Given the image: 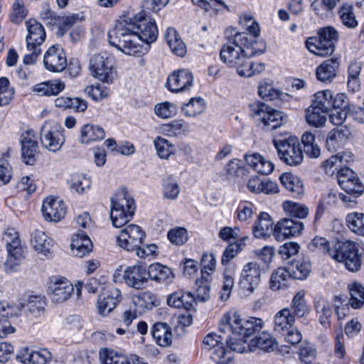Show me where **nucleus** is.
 Listing matches in <instances>:
<instances>
[{
    "instance_id": "59",
    "label": "nucleus",
    "mask_w": 364,
    "mask_h": 364,
    "mask_svg": "<svg viewBox=\"0 0 364 364\" xmlns=\"http://www.w3.org/2000/svg\"><path fill=\"white\" fill-rule=\"evenodd\" d=\"M241 166V161L239 159H234L230 160L224 168V175L227 180L235 181L239 176L240 173L242 172Z\"/></svg>"
},
{
    "instance_id": "20",
    "label": "nucleus",
    "mask_w": 364,
    "mask_h": 364,
    "mask_svg": "<svg viewBox=\"0 0 364 364\" xmlns=\"http://www.w3.org/2000/svg\"><path fill=\"white\" fill-rule=\"evenodd\" d=\"M8 257L4 265L6 272H12L26 258V248L21 244V240H16L6 245Z\"/></svg>"
},
{
    "instance_id": "9",
    "label": "nucleus",
    "mask_w": 364,
    "mask_h": 364,
    "mask_svg": "<svg viewBox=\"0 0 364 364\" xmlns=\"http://www.w3.org/2000/svg\"><path fill=\"white\" fill-rule=\"evenodd\" d=\"M119 229L117 236V242L119 247L127 251H134V249L143 245L145 239L144 231L137 225L131 224Z\"/></svg>"
},
{
    "instance_id": "58",
    "label": "nucleus",
    "mask_w": 364,
    "mask_h": 364,
    "mask_svg": "<svg viewBox=\"0 0 364 364\" xmlns=\"http://www.w3.org/2000/svg\"><path fill=\"white\" fill-rule=\"evenodd\" d=\"M189 130L188 125L182 120H173L168 124L164 126V131L168 136H178L184 134Z\"/></svg>"
},
{
    "instance_id": "48",
    "label": "nucleus",
    "mask_w": 364,
    "mask_h": 364,
    "mask_svg": "<svg viewBox=\"0 0 364 364\" xmlns=\"http://www.w3.org/2000/svg\"><path fill=\"white\" fill-rule=\"evenodd\" d=\"M338 14L343 26L348 28H355L358 26V21L353 13V6L343 4L339 9Z\"/></svg>"
},
{
    "instance_id": "1",
    "label": "nucleus",
    "mask_w": 364,
    "mask_h": 364,
    "mask_svg": "<svg viewBox=\"0 0 364 364\" xmlns=\"http://www.w3.org/2000/svg\"><path fill=\"white\" fill-rule=\"evenodd\" d=\"M117 34H120L115 48L125 55L139 56L147 53L149 45L158 36L156 22L142 10L136 14H127L120 17L115 25Z\"/></svg>"
},
{
    "instance_id": "22",
    "label": "nucleus",
    "mask_w": 364,
    "mask_h": 364,
    "mask_svg": "<svg viewBox=\"0 0 364 364\" xmlns=\"http://www.w3.org/2000/svg\"><path fill=\"white\" fill-rule=\"evenodd\" d=\"M25 23L28 31L27 48H32L33 46L40 47L46 39V31L43 26L33 18L26 21Z\"/></svg>"
},
{
    "instance_id": "27",
    "label": "nucleus",
    "mask_w": 364,
    "mask_h": 364,
    "mask_svg": "<svg viewBox=\"0 0 364 364\" xmlns=\"http://www.w3.org/2000/svg\"><path fill=\"white\" fill-rule=\"evenodd\" d=\"M151 335L156 343L163 347L171 346L172 343V331L166 323L157 322L151 328Z\"/></svg>"
},
{
    "instance_id": "41",
    "label": "nucleus",
    "mask_w": 364,
    "mask_h": 364,
    "mask_svg": "<svg viewBox=\"0 0 364 364\" xmlns=\"http://www.w3.org/2000/svg\"><path fill=\"white\" fill-rule=\"evenodd\" d=\"M327 113V112L321 110L311 104V107L306 111L305 118L309 125L321 127L326 124Z\"/></svg>"
},
{
    "instance_id": "13",
    "label": "nucleus",
    "mask_w": 364,
    "mask_h": 364,
    "mask_svg": "<svg viewBox=\"0 0 364 364\" xmlns=\"http://www.w3.org/2000/svg\"><path fill=\"white\" fill-rule=\"evenodd\" d=\"M41 140L43 146L48 150L55 152L64 143L63 131L58 126H50L46 124L41 132Z\"/></svg>"
},
{
    "instance_id": "12",
    "label": "nucleus",
    "mask_w": 364,
    "mask_h": 364,
    "mask_svg": "<svg viewBox=\"0 0 364 364\" xmlns=\"http://www.w3.org/2000/svg\"><path fill=\"white\" fill-rule=\"evenodd\" d=\"M48 284L50 298L55 303H63L68 300L74 293L73 284L65 277H52Z\"/></svg>"
},
{
    "instance_id": "62",
    "label": "nucleus",
    "mask_w": 364,
    "mask_h": 364,
    "mask_svg": "<svg viewBox=\"0 0 364 364\" xmlns=\"http://www.w3.org/2000/svg\"><path fill=\"white\" fill-rule=\"evenodd\" d=\"M169 241L176 245H181L188 240L187 231L183 228L171 229L168 232Z\"/></svg>"
},
{
    "instance_id": "34",
    "label": "nucleus",
    "mask_w": 364,
    "mask_h": 364,
    "mask_svg": "<svg viewBox=\"0 0 364 364\" xmlns=\"http://www.w3.org/2000/svg\"><path fill=\"white\" fill-rule=\"evenodd\" d=\"M148 273L149 279L162 283H169L174 277L169 267L159 263L150 265Z\"/></svg>"
},
{
    "instance_id": "21",
    "label": "nucleus",
    "mask_w": 364,
    "mask_h": 364,
    "mask_svg": "<svg viewBox=\"0 0 364 364\" xmlns=\"http://www.w3.org/2000/svg\"><path fill=\"white\" fill-rule=\"evenodd\" d=\"M351 132L347 126L337 127L331 130L326 139V147L330 152H335L343 145L350 136Z\"/></svg>"
},
{
    "instance_id": "50",
    "label": "nucleus",
    "mask_w": 364,
    "mask_h": 364,
    "mask_svg": "<svg viewBox=\"0 0 364 364\" xmlns=\"http://www.w3.org/2000/svg\"><path fill=\"white\" fill-rule=\"evenodd\" d=\"M197 287L193 297L195 298V303L196 301H205L210 298V284L205 276H202L200 279H197L196 282Z\"/></svg>"
},
{
    "instance_id": "28",
    "label": "nucleus",
    "mask_w": 364,
    "mask_h": 364,
    "mask_svg": "<svg viewBox=\"0 0 364 364\" xmlns=\"http://www.w3.org/2000/svg\"><path fill=\"white\" fill-rule=\"evenodd\" d=\"M273 224L271 217L268 213H261L252 228V232L255 237L257 238L269 237L270 234L274 232Z\"/></svg>"
},
{
    "instance_id": "23",
    "label": "nucleus",
    "mask_w": 364,
    "mask_h": 364,
    "mask_svg": "<svg viewBox=\"0 0 364 364\" xmlns=\"http://www.w3.org/2000/svg\"><path fill=\"white\" fill-rule=\"evenodd\" d=\"M31 244L39 254L47 257L52 256L53 240L44 232L35 230L31 235Z\"/></svg>"
},
{
    "instance_id": "56",
    "label": "nucleus",
    "mask_w": 364,
    "mask_h": 364,
    "mask_svg": "<svg viewBox=\"0 0 364 364\" xmlns=\"http://www.w3.org/2000/svg\"><path fill=\"white\" fill-rule=\"evenodd\" d=\"M210 353L211 359L217 364H228L232 360V353L225 348L224 343Z\"/></svg>"
},
{
    "instance_id": "44",
    "label": "nucleus",
    "mask_w": 364,
    "mask_h": 364,
    "mask_svg": "<svg viewBox=\"0 0 364 364\" xmlns=\"http://www.w3.org/2000/svg\"><path fill=\"white\" fill-rule=\"evenodd\" d=\"M301 141L304 144V151L310 158H318L321 154L318 145L315 142L314 135L306 132L301 136Z\"/></svg>"
},
{
    "instance_id": "17",
    "label": "nucleus",
    "mask_w": 364,
    "mask_h": 364,
    "mask_svg": "<svg viewBox=\"0 0 364 364\" xmlns=\"http://www.w3.org/2000/svg\"><path fill=\"white\" fill-rule=\"evenodd\" d=\"M123 279L129 287L143 289L149 279L148 270L142 265L129 267L124 272Z\"/></svg>"
},
{
    "instance_id": "42",
    "label": "nucleus",
    "mask_w": 364,
    "mask_h": 364,
    "mask_svg": "<svg viewBox=\"0 0 364 364\" xmlns=\"http://www.w3.org/2000/svg\"><path fill=\"white\" fill-rule=\"evenodd\" d=\"M282 207L287 215L298 219L306 218L309 212L306 205L290 200L284 201Z\"/></svg>"
},
{
    "instance_id": "5",
    "label": "nucleus",
    "mask_w": 364,
    "mask_h": 364,
    "mask_svg": "<svg viewBox=\"0 0 364 364\" xmlns=\"http://www.w3.org/2000/svg\"><path fill=\"white\" fill-rule=\"evenodd\" d=\"M318 37L309 38L306 46L308 50L319 56L331 55L335 48V43L338 41L337 31L331 26L321 28Z\"/></svg>"
},
{
    "instance_id": "19",
    "label": "nucleus",
    "mask_w": 364,
    "mask_h": 364,
    "mask_svg": "<svg viewBox=\"0 0 364 364\" xmlns=\"http://www.w3.org/2000/svg\"><path fill=\"white\" fill-rule=\"evenodd\" d=\"M193 82L192 73L185 69L174 71L167 80L168 87L173 92L188 90L193 85Z\"/></svg>"
},
{
    "instance_id": "38",
    "label": "nucleus",
    "mask_w": 364,
    "mask_h": 364,
    "mask_svg": "<svg viewBox=\"0 0 364 364\" xmlns=\"http://www.w3.org/2000/svg\"><path fill=\"white\" fill-rule=\"evenodd\" d=\"M291 279V276L287 267H279L274 271L270 278V289L278 291L286 288Z\"/></svg>"
},
{
    "instance_id": "8",
    "label": "nucleus",
    "mask_w": 364,
    "mask_h": 364,
    "mask_svg": "<svg viewBox=\"0 0 364 364\" xmlns=\"http://www.w3.org/2000/svg\"><path fill=\"white\" fill-rule=\"evenodd\" d=\"M253 115L257 117L267 131L274 130L287 122V116L283 112L276 110L264 103L257 102L250 106Z\"/></svg>"
},
{
    "instance_id": "11",
    "label": "nucleus",
    "mask_w": 364,
    "mask_h": 364,
    "mask_svg": "<svg viewBox=\"0 0 364 364\" xmlns=\"http://www.w3.org/2000/svg\"><path fill=\"white\" fill-rule=\"evenodd\" d=\"M261 279V269L256 262L244 265L240 274L239 286L247 294H252L258 287Z\"/></svg>"
},
{
    "instance_id": "53",
    "label": "nucleus",
    "mask_w": 364,
    "mask_h": 364,
    "mask_svg": "<svg viewBox=\"0 0 364 364\" xmlns=\"http://www.w3.org/2000/svg\"><path fill=\"white\" fill-rule=\"evenodd\" d=\"M341 0H314L311 7L315 13L321 17L326 16L327 12L331 11Z\"/></svg>"
},
{
    "instance_id": "61",
    "label": "nucleus",
    "mask_w": 364,
    "mask_h": 364,
    "mask_svg": "<svg viewBox=\"0 0 364 364\" xmlns=\"http://www.w3.org/2000/svg\"><path fill=\"white\" fill-rule=\"evenodd\" d=\"M85 92L95 101L102 100L108 96L107 87L100 83L95 85L87 86L85 90Z\"/></svg>"
},
{
    "instance_id": "7",
    "label": "nucleus",
    "mask_w": 364,
    "mask_h": 364,
    "mask_svg": "<svg viewBox=\"0 0 364 364\" xmlns=\"http://www.w3.org/2000/svg\"><path fill=\"white\" fill-rule=\"evenodd\" d=\"M116 197L115 228H121L132 219L136 205L133 198L124 186L119 189Z\"/></svg>"
},
{
    "instance_id": "26",
    "label": "nucleus",
    "mask_w": 364,
    "mask_h": 364,
    "mask_svg": "<svg viewBox=\"0 0 364 364\" xmlns=\"http://www.w3.org/2000/svg\"><path fill=\"white\" fill-rule=\"evenodd\" d=\"M16 357L23 364H47L53 358L52 354L46 349L30 352L26 350L24 353H18Z\"/></svg>"
},
{
    "instance_id": "6",
    "label": "nucleus",
    "mask_w": 364,
    "mask_h": 364,
    "mask_svg": "<svg viewBox=\"0 0 364 364\" xmlns=\"http://www.w3.org/2000/svg\"><path fill=\"white\" fill-rule=\"evenodd\" d=\"M331 257L343 263L346 269L350 272H356L361 267L358 249L356 244L351 241L334 242Z\"/></svg>"
},
{
    "instance_id": "60",
    "label": "nucleus",
    "mask_w": 364,
    "mask_h": 364,
    "mask_svg": "<svg viewBox=\"0 0 364 364\" xmlns=\"http://www.w3.org/2000/svg\"><path fill=\"white\" fill-rule=\"evenodd\" d=\"M27 16L26 9L22 0H16L12 6V11L9 15L11 22L16 24L20 23Z\"/></svg>"
},
{
    "instance_id": "15",
    "label": "nucleus",
    "mask_w": 364,
    "mask_h": 364,
    "mask_svg": "<svg viewBox=\"0 0 364 364\" xmlns=\"http://www.w3.org/2000/svg\"><path fill=\"white\" fill-rule=\"evenodd\" d=\"M41 211L46 220L58 223L65 217L66 206L62 200L48 197L43 202Z\"/></svg>"
},
{
    "instance_id": "31",
    "label": "nucleus",
    "mask_w": 364,
    "mask_h": 364,
    "mask_svg": "<svg viewBox=\"0 0 364 364\" xmlns=\"http://www.w3.org/2000/svg\"><path fill=\"white\" fill-rule=\"evenodd\" d=\"M195 298L191 292H175L168 296L167 303L170 306L176 308L183 307L187 311L193 308Z\"/></svg>"
},
{
    "instance_id": "14",
    "label": "nucleus",
    "mask_w": 364,
    "mask_h": 364,
    "mask_svg": "<svg viewBox=\"0 0 364 364\" xmlns=\"http://www.w3.org/2000/svg\"><path fill=\"white\" fill-rule=\"evenodd\" d=\"M45 68L50 72H62L67 66V59L63 49L59 45L50 46L44 55Z\"/></svg>"
},
{
    "instance_id": "10",
    "label": "nucleus",
    "mask_w": 364,
    "mask_h": 364,
    "mask_svg": "<svg viewBox=\"0 0 364 364\" xmlns=\"http://www.w3.org/2000/svg\"><path fill=\"white\" fill-rule=\"evenodd\" d=\"M113 66L112 59L101 54H94L90 58L89 69L93 77L104 82L111 83L113 80Z\"/></svg>"
},
{
    "instance_id": "35",
    "label": "nucleus",
    "mask_w": 364,
    "mask_h": 364,
    "mask_svg": "<svg viewBox=\"0 0 364 364\" xmlns=\"http://www.w3.org/2000/svg\"><path fill=\"white\" fill-rule=\"evenodd\" d=\"M294 317L289 309H283L274 317V331L279 333H284L292 328Z\"/></svg>"
},
{
    "instance_id": "49",
    "label": "nucleus",
    "mask_w": 364,
    "mask_h": 364,
    "mask_svg": "<svg viewBox=\"0 0 364 364\" xmlns=\"http://www.w3.org/2000/svg\"><path fill=\"white\" fill-rule=\"evenodd\" d=\"M14 89L10 86L9 80L4 77L0 78V107L9 105L14 96Z\"/></svg>"
},
{
    "instance_id": "40",
    "label": "nucleus",
    "mask_w": 364,
    "mask_h": 364,
    "mask_svg": "<svg viewBox=\"0 0 364 364\" xmlns=\"http://www.w3.org/2000/svg\"><path fill=\"white\" fill-rule=\"evenodd\" d=\"M291 278L295 279H304L311 272V264L307 261H293L287 266Z\"/></svg>"
},
{
    "instance_id": "2",
    "label": "nucleus",
    "mask_w": 364,
    "mask_h": 364,
    "mask_svg": "<svg viewBox=\"0 0 364 364\" xmlns=\"http://www.w3.org/2000/svg\"><path fill=\"white\" fill-rule=\"evenodd\" d=\"M228 42L220 49L221 60L229 67L236 69L237 73L244 77H250L264 70V65L253 63L250 58L265 50L263 41L249 38L247 32H237L235 28L225 31Z\"/></svg>"
},
{
    "instance_id": "4",
    "label": "nucleus",
    "mask_w": 364,
    "mask_h": 364,
    "mask_svg": "<svg viewBox=\"0 0 364 364\" xmlns=\"http://www.w3.org/2000/svg\"><path fill=\"white\" fill-rule=\"evenodd\" d=\"M279 159L286 165L298 166L304 160V154L299 139L290 136L284 139H274Z\"/></svg>"
},
{
    "instance_id": "45",
    "label": "nucleus",
    "mask_w": 364,
    "mask_h": 364,
    "mask_svg": "<svg viewBox=\"0 0 364 364\" xmlns=\"http://www.w3.org/2000/svg\"><path fill=\"white\" fill-rule=\"evenodd\" d=\"M225 342L230 349L232 351L239 353L252 352L250 341L247 343V338H243L242 336H234L232 333L229 338L225 339Z\"/></svg>"
},
{
    "instance_id": "36",
    "label": "nucleus",
    "mask_w": 364,
    "mask_h": 364,
    "mask_svg": "<svg viewBox=\"0 0 364 364\" xmlns=\"http://www.w3.org/2000/svg\"><path fill=\"white\" fill-rule=\"evenodd\" d=\"M165 36L167 43L173 53L181 57L185 55L186 46L174 28H168Z\"/></svg>"
},
{
    "instance_id": "43",
    "label": "nucleus",
    "mask_w": 364,
    "mask_h": 364,
    "mask_svg": "<svg viewBox=\"0 0 364 364\" xmlns=\"http://www.w3.org/2000/svg\"><path fill=\"white\" fill-rule=\"evenodd\" d=\"M347 226L353 232L364 237V213L353 212L346 218Z\"/></svg>"
},
{
    "instance_id": "33",
    "label": "nucleus",
    "mask_w": 364,
    "mask_h": 364,
    "mask_svg": "<svg viewBox=\"0 0 364 364\" xmlns=\"http://www.w3.org/2000/svg\"><path fill=\"white\" fill-rule=\"evenodd\" d=\"M314 307L316 314L318 315L319 323L324 327L330 326V318L333 311L329 302L323 297H317L314 301Z\"/></svg>"
},
{
    "instance_id": "54",
    "label": "nucleus",
    "mask_w": 364,
    "mask_h": 364,
    "mask_svg": "<svg viewBox=\"0 0 364 364\" xmlns=\"http://www.w3.org/2000/svg\"><path fill=\"white\" fill-rule=\"evenodd\" d=\"M345 156L350 157V154H337L326 160L323 164L326 173L328 175H333L336 171L338 173V171L341 169Z\"/></svg>"
},
{
    "instance_id": "25",
    "label": "nucleus",
    "mask_w": 364,
    "mask_h": 364,
    "mask_svg": "<svg viewBox=\"0 0 364 364\" xmlns=\"http://www.w3.org/2000/svg\"><path fill=\"white\" fill-rule=\"evenodd\" d=\"M245 160L247 164L258 173L268 175L274 170V164L258 153L245 154Z\"/></svg>"
},
{
    "instance_id": "52",
    "label": "nucleus",
    "mask_w": 364,
    "mask_h": 364,
    "mask_svg": "<svg viewBox=\"0 0 364 364\" xmlns=\"http://www.w3.org/2000/svg\"><path fill=\"white\" fill-rule=\"evenodd\" d=\"M45 301L41 296H30L26 303L21 305V310L38 314L44 309Z\"/></svg>"
},
{
    "instance_id": "63",
    "label": "nucleus",
    "mask_w": 364,
    "mask_h": 364,
    "mask_svg": "<svg viewBox=\"0 0 364 364\" xmlns=\"http://www.w3.org/2000/svg\"><path fill=\"white\" fill-rule=\"evenodd\" d=\"M90 186V181L85 175H75L71 178V188L79 193L89 188Z\"/></svg>"
},
{
    "instance_id": "29",
    "label": "nucleus",
    "mask_w": 364,
    "mask_h": 364,
    "mask_svg": "<svg viewBox=\"0 0 364 364\" xmlns=\"http://www.w3.org/2000/svg\"><path fill=\"white\" fill-rule=\"evenodd\" d=\"M279 181L293 197H299L304 194L303 182L298 176L287 172L280 176Z\"/></svg>"
},
{
    "instance_id": "55",
    "label": "nucleus",
    "mask_w": 364,
    "mask_h": 364,
    "mask_svg": "<svg viewBox=\"0 0 364 364\" xmlns=\"http://www.w3.org/2000/svg\"><path fill=\"white\" fill-rule=\"evenodd\" d=\"M333 245V243L331 244L326 238L316 236L309 244V249L313 252L328 254L331 257Z\"/></svg>"
},
{
    "instance_id": "51",
    "label": "nucleus",
    "mask_w": 364,
    "mask_h": 364,
    "mask_svg": "<svg viewBox=\"0 0 364 364\" xmlns=\"http://www.w3.org/2000/svg\"><path fill=\"white\" fill-rule=\"evenodd\" d=\"M157 154L161 159H168L174 153L173 146L169 141L161 136H157L154 141Z\"/></svg>"
},
{
    "instance_id": "37",
    "label": "nucleus",
    "mask_w": 364,
    "mask_h": 364,
    "mask_svg": "<svg viewBox=\"0 0 364 364\" xmlns=\"http://www.w3.org/2000/svg\"><path fill=\"white\" fill-rule=\"evenodd\" d=\"M105 136V131L102 128L91 124H85L80 131V142L88 144L91 141L101 140L104 139Z\"/></svg>"
},
{
    "instance_id": "32",
    "label": "nucleus",
    "mask_w": 364,
    "mask_h": 364,
    "mask_svg": "<svg viewBox=\"0 0 364 364\" xmlns=\"http://www.w3.org/2000/svg\"><path fill=\"white\" fill-rule=\"evenodd\" d=\"M277 345L274 338L266 331H263L250 341L251 351L256 349L266 352L272 351Z\"/></svg>"
},
{
    "instance_id": "39",
    "label": "nucleus",
    "mask_w": 364,
    "mask_h": 364,
    "mask_svg": "<svg viewBox=\"0 0 364 364\" xmlns=\"http://www.w3.org/2000/svg\"><path fill=\"white\" fill-rule=\"evenodd\" d=\"M206 105L201 97H192L181 107L183 114L187 117H196L201 114L205 109Z\"/></svg>"
},
{
    "instance_id": "57",
    "label": "nucleus",
    "mask_w": 364,
    "mask_h": 364,
    "mask_svg": "<svg viewBox=\"0 0 364 364\" xmlns=\"http://www.w3.org/2000/svg\"><path fill=\"white\" fill-rule=\"evenodd\" d=\"M97 309L102 316H107L114 309V298L107 293H102L98 296Z\"/></svg>"
},
{
    "instance_id": "3",
    "label": "nucleus",
    "mask_w": 364,
    "mask_h": 364,
    "mask_svg": "<svg viewBox=\"0 0 364 364\" xmlns=\"http://www.w3.org/2000/svg\"><path fill=\"white\" fill-rule=\"evenodd\" d=\"M264 322L261 318L250 317L242 318L237 313H227L221 320L220 331L226 329L231 331L234 336L249 338L259 332L263 327Z\"/></svg>"
},
{
    "instance_id": "16",
    "label": "nucleus",
    "mask_w": 364,
    "mask_h": 364,
    "mask_svg": "<svg viewBox=\"0 0 364 364\" xmlns=\"http://www.w3.org/2000/svg\"><path fill=\"white\" fill-rule=\"evenodd\" d=\"M304 226V223L299 220L284 218L275 225L273 236L277 240L295 237L301 233Z\"/></svg>"
},
{
    "instance_id": "47",
    "label": "nucleus",
    "mask_w": 364,
    "mask_h": 364,
    "mask_svg": "<svg viewBox=\"0 0 364 364\" xmlns=\"http://www.w3.org/2000/svg\"><path fill=\"white\" fill-rule=\"evenodd\" d=\"M350 298L349 304L353 309H359L364 304V287L358 284L353 283L348 286Z\"/></svg>"
},
{
    "instance_id": "64",
    "label": "nucleus",
    "mask_w": 364,
    "mask_h": 364,
    "mask_svg": "<svg viewBox=\"0 0 364 364\" xmlns=\"http://www.w3.org/2000/svg\"><path fill=\"white\" fill-rule=\"evenodd\" d=\"M341 188L348 195L355 198L360 196L364 191V186L357 175L353 180L348 183L347 186H343Z\"/></svg>"
},
{
    "instance_id": "30",
    "label": "nucleus",
    "mask_w": 364,
    "mask_h": 364,
    "mask_svg": "<svg viewBox=\"0 0 364 364\" xmlns=\"http://www.w3.org/2000/svg\"><path fill=\"white\" fill-rule=\"evenodd\" d=\"M65 88V83L60 80H53L36 85L33 91L41 96L57 95Z\"/></svg>"
},
{
    "instance_id": "46",
    "label": "nucleus",
    "mask_w": 364,
    "mask_h": 364,
    "mask_svg": "<svg viewBox=\"0 0 364 364\" xmlns=\"http://www.w3.org/2000/svg\"><path fill=\"white\" fill-rule=\"evenodd\" d=\"M333 92L330 90L318 92L314 95L312 105L321 110L328 112L332 109Z\"/></svg>"
},
{
    "instance_id": "18",
    "label": "nucleus",
    "mask_w": 364,
    "mask_h": 364,
    "mask_svg": "<svg viewBox=\"0 0 364 364\" xmlns=\"http://www.w3.org/2000/svg\"><path fill=\"white\" fill-rule=\"evenodd\" d=\"M37 139L38 136L33 129L27 130L21 134L22 156L28 165H33L36 161L35 156L38 150Z\"/></svg>"
},
{
    "instance_id": "24",
    "label": "nucleus",
    "mask_w": 364,
    "mask_h": 364,
    "mask_svg": "<svg viewBox=\"0 0 364 364\" xmlns=\"http://www.w3.org/2000/svg\"><path fill=\"white\" fill-rule=\"evenodd\" d=\"M340 67L338 58H331L324 60L316 70V77L321 82H332L336 77Z\"/></svg>"
}]
</instances>
